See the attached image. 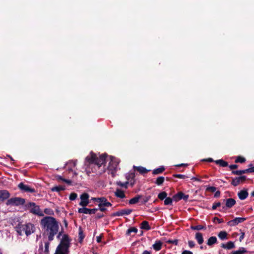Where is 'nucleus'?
<instances>
[{
	"label": "nucleus",
	"instance_id": "37998d69",
	"mask_svg": "<svg viewBox=\"0 0 254 254\" xmlns=\"http://www.w3.org/2000/svg\"><path fill=\"white\" fill-rule=\"evenodd\" d=\"M44 212L45 214L50 215H53L54 214V211L52 209L49 208H45Z\"/></svg>",
	"mask_w": 254,
	"mask_h": 254
},
{
	"label": "nucleus",
	"instance_id": "e433bc0d",
	"mask_svg": "<svg viewBox=\"0 0 254 254\" xmlns=\"http://www.w3.org/2000/svg\"><path fill=\"white\" fill-rule=\"evenodd\" d=\"M173 200V197L171 198L170 197H166V198H165L164 201V205H172Z\"/></svg>",
	"mask_w": 254,
	"mask_h": 254
},
{
	"label": "nucleus",
	"instance_id": "864d4df0",
	"mask_svg": "<svg viewBox=\"0 0 254 254\" xmlns=\"http://www.w3.org/2000/svg\"><path fill=\"white\" fill-rule=\"evenodd\" d=\"M221 204V203L219 201L217 202L214 203L213 204V205L212 207V210H215L218 207L220 206Z\"/></svg>",
	"mask_w": 254,
	"mask_h": 254
},
{
	"label": "nucleus",
	"instance_id": "79ce46f5",
	"mask_svg": "<svg viewBox=\"0 0 254 254\" xmlns=\"http://www.w3.org/2000/svg\"><path fill=\"white\" fill-rule=\"evenodd\" d=\"M137 231H138V230L137 228H136L135 227H131V228H130L128 229H127V230L126 232V235H130V234L131 232H134L135 233H136L137 232Z\"/></svg>",
	"mask_w": 254,
	"mask_h": 254
},
{
	"label": "nucleus",
	"instance_id": "4c0bfd02",
	"mask_svg": "<svg viewBox=\"0 0 254 254\" xmlns=\"http://www.w3.org/2000/svg\"><path fill=\"white\" fill-rule=\"evenodd\" d=\"M92 199L94 201H98L100 203H104L106 201V198L105 197H93Z\"/></svg>",
	"mask_w": 254,
	"mask_h": 254
},
{
	"label": "nucleus",
	"instance_id": "ddd939ff",
	"mask_svg": "<svg viewBox=\"0 0 254 254\" xmlns=\"http://www.w3.org/2000/svg\"><path fill=\"white\" fill-rule=\"evenodd\" d=\"M224 201H226L225 206H222V208L225 209L226 208H230L232 207L236 203V200L232 198H229L223 200Z\"/></svg>",
	"mask_w": 254,
	"mask_h": 254
},
{
	"label": "nucleus",
	"instance_id": "2f4dec72",
	"mask_svg": "<svg viewBox=\"0 0 254 254\" xmlns=\"http://www.w3.org/2000/svg\"><path fill=\"white\" fill-rule=\"evenodd\" d=\"M65 188L64 186H54L51 189L52 191L60 192L62 190H65Z\"/></svg>",
	"mask_w": 254,
	"mask_h": 254
},
{
	"label": "nucleus",
	"instance_id": "ea45409f",
	"mask_svg": "<svg viewBox=\"0 0 254 254\" xmlns=\"http://www.w3.org/2000/svg\"><path fill=\"white\" fill-rule=\"evenodd\" d=\"M167 196V193L165 191H162L158 194V198L159 199L162 200L165 199V198H166Z\"/></svg>",
	"mask_w": 254,
	"mask_h": 254
},
{
	"label": "nucleus",
	"instance_id": "5701e85b",
	"mask_svg": "<svg viewBox=\"0 0 254 254\" xmlns=\"http://www.w3.org/2000/svg\"><path fill=\"white\" fill-rule=\"evenodd\" d=\"M217 243V238L215 236L210 237L207 240V245L209 246H212Z\"/></svg>",
	"mask_w": 254,
	"mask_h": 254
},
{
	"label": "nucleus",
	"instance_id": "f03ea898",
	"mask_svg": "<svg viewBox=\"0 0 254 254\" xmlns=\"http://www.w3.org/2000/svg\"><path fill=\"white\" fill-rule=\"evenodd\" d=\"M106 157L107 154H104L100 155L98 158L95 153L91 151L90 155H88L85 158V163L95 164L100 167L106 163Z\"/></svg>",
	"mask_w": 254,
	"mask_h": 254
},
{
	"label": "nucleus",
	"instance_id": "5fc2aeb1",
	"mask_svg": "<svg viewBox=\"0 0 254 254\" xmlns=\"http://www.w3.org/2000/svg\"><path fill=\"white\" fill-rule=\"evenodd\" d=\"M167 243L169 244H172L177 246L178 245V240L177 239L169 240L168 241H167Z\"/></svg>",
	"mask_w": 254,
	"mask_h": 254
},
{
	"label": "nucleus",
	"instance_id": "4be33fe9",
	"mask_svg": "<svg viewBox=\"0 0 254 254\" xmlns=\"http://www.w3.org/2000/svg\"><path fill=\"white\" fill-rule=\"evenodd\" d=\"M163 243L160 241H156L155 243L152 245V248L156 251L160 250L162 248Z\"/></svg>",
	"mask_w": 254,
	"mask_h": 254
},
{
	"label": "nucleus",
	"instance_id": "2eb2a0df",
	"mask_svg": "<svg viewBox=\"0 0 254 254\" xmlns=\"http://www.w3.org/2000/svg\"><path fill=\"white\" fill-rule=\"evenodd\" d=\"M10 193L7 190H0V203L8 199Z\"/></svg>",
	"mask_w": 254,
	"mask_h": 254
},
{
	"label": "nucleus",
	"instance_id": "f257e3e1",
	"mask_svg": "<svg viewBox=\"0 0 254 254\" xmlns=\"http://www.w3.org/2000/svg\"><path fill=\"white\" fill-rule=\"evenodd\" d=\"M40 225L47 233L48 240L53 241L59 229V223L56 218L52 216H45L41 220Z\"/></svg>",
	"mask_w": 254,
	"mask_h": 254
},
{
	"label": "nucleus",
	"instance_id": "8fccbe9b",
	"mask_svg": "<svg viewBox=\"0 0 254 254\" xmlns=\"http://www.w3.org/2000/svg\"><path fill=\"white\" fill-rule=\"evenodd\" d=\"M77 197V194L75 192L71 193L69 195V199L70 200H74Z\"/></svg>",
	"mask_w": 254,
	"mask_h": 254
},
{
	"label": "nucleus",
	"instance_id": "4d7b16f0",
	"mask_svg": "<svg viewBox=\"0 0 254 254\" xmlns=\"http://www.w3.org/2000/svg\"><path fill=\"white\" fill-rule=\"evenodd\" d=\"M188 245L190 248H192L195 246V243L193 241H189Z\"/></svg>",
	"mask_w": 254,
	"mask_h": 254
},
{
	"label": "nucleus",
	"instance_id": "de8ad7c7",
	"mask_svg": "<svg viewBox=\"0 0 254 254\" xmlns=\"http://www.w3.org/2000/svg\"><path fill=\"white\" fill-rule=\"evenodd\" d=\"M150 198H151V196H150V195L144 197L143 198H142V199L141 200V203L142 204L146 203L149 200Z\"/></svg>",
	"mask_w": 254,
	"mask_h": 254
},
{
	"label": "nucleus",
	"instance_id": "393cba45",
	"mask_svg": "<svg viewBox=\"0 0 254 254\" xmlns=\"http://www.w3.org/2000/svg\"><path fill=\"white\" fill-rule=\"evenodd\" d=\"M165 169V168L164 166H160L159 168L154 169L152 171V174L153 175H158V174H161L162 173H163Z\"/></svg>",
	"mask_w": 254,
	"mask_h": 254
},
{
	"label": "nucleus",
	"instance_id": "a19ab883",
	"mask_svg": "<svg viewBox=\"0 0 254 254\" xmlns=\"http://www.w3.org/2000/svg\"><path fill=\"white\" fill-rule=\"evenodd\" d=\"M239 180L238 178V177H236L234 178H233L231 182V185H233L234 187L238 186L240 184Z\"/></svg>",
	"mask_w": 254,
	"mask_h": 254
},
{
	"label": "nucleus",
	"instance_id": "09e8293b",
	"mask_svg": "<svg viewBox=\"0 0 254 254\" xmlns=\"http://www.w3.org/2000/svg\"><path fill=\"white\" fill-rule=\"evenodd\" d=\"M173 177H175V178H180V179H185V178H188V176H187L185 175H182V174H174L173 175Z\"/></svg>",
	"mask_w": 254,
	"mask_h": 254
},
{
	"label": "nucleus",
	"instance_id": "0e129e2a",
	"mask_svg": "<svg viewBox=\"0 0 254 254\" xmlns=\"http://www.w3.org/2000/svg\"><path fill=\"white\" fill-rule=\"evenodd\" d=\"M63 182L66 183V184H67L68 185H71V183H72V181L71 180H67L66 179H64V180H63Z\"/></svg>",
	"mask_w": 254,
	"mask_h": 254
},
{
	"label": "nucleus",
	"instance_id": "774afa93",
	"mask_svg": "<svg viewBox=\"0 0 254 254\" xmlns=\"http://www.w3.org/2000/svg\"><path fill=\"white\" fill-rule=\"evenodd\" d=\"M56 179L58 181H62L63 182V180H64V179L61 176H60V175H57L56 177Z\"/></svg>",
	"mask_w": 254,
	"mask_h": 254
},
{
	"label": "nucleus",
	"instance_id": "052dcab7",
	"mask_svg": "<svg viewBox=\"0 0 254 254\" xmlns=\"http://www.w3.org/2000/svg\"><path fill=\"white\" fill-rule=\"evenodd\" d=\"M104 216V215L103 213H97L95 217V218L96 219H100V218L103 217Z\"/></svg>",
	"mask_w": 254,
	"mask_h": 254
},
{
	"label": "nucleus",
	"instance_id": "7c9ffc66",
	"mask_svg": "<svg viewBox=\"0 0 254 254\" xmlns=\"http://www.w3.org/2000/svg\"><path fill=\"white\" fill-rule=\"evenodd\" d=\"M78 241L80 243H81L82 242L83 240L84 239L85 237V235L83 233V231L82 230V228L81 227H79V233H78Z\"/></svg>",
	"mask_w": 254,
	"mask_h": 254
},
{
	"label": "nucleus",
	"instance_id": "423d86ee",
	"mask_svg": "<svg viewBox=\"0 0 254 254\" xmlns=\"http://www.w3.org/2000/svg\"><path fill=\"white\" fill-rule=\"evenodd\" d=\"M189 197L188 194H184L182 191H179L173 196V200L177 202L181 199H183L185 201H187Z\"/></svg>",
	"mask_w": 254,
	"mask_h": 254
},
{
	"label": "nucleus",
	"instance_id": "412c9836",
	"mask_svg": "<svg viewBox=\"0 0 254 254\" xmlns=\"http://www.w3.org/2000/svg\"><path fill=\"white\" fill-rule=\"evenodd\" d=\"M195 239L196 240L198 244L201 245L204 242L203 235L202 233L200 232H197L195 235Z\"/></svg>",
	"mask_w": 254,
	"mask_h": 254
},
{
	"label": "nucleus",
	"instance_id": "bf43d9fd",
	"mask_svg": "<svg viewBox=\"0 0 254 254\" xmlns=\"http://www.w3.org/2000/svg\"><path fill=\"white\" fill-rule=\"evenodd\" d=\"M215 220L217 221L218 223L219 224L222 223L224 222V221L222 219H220L216 217H215L213 218V222H215Z\"/></svg>",
	"mask_w": 254,
	"mask_h": 254
},
{
	"label": "nucleus",
	"instance_id": "c9c22d12",
	"mask_svg": "<svg viewBox=\"0 0 254 254\" xmlns=\"http://www.w3.org/2000/svg\"><path fill=\"white\" fill-rule=\"evenodd\" d=\"M190 229L193 230H201L202 229L205 230L206 227L201 225H198L196 226H191Z\"/></svg>",
	"mask_w": 254,
	"mask_h": 254
},
{
	"label": "nucleus",
	"instance_id": "7ed1b4c3",
	"mask_svg": "<svg viewBox=\"0 0 254 254\" xmlns=\"http://www.w3.org/2000/svg\"><path fill=\"white\" fill-rule=\"evenodd\" d=\"M25 209L28 210L29 212L39 216H43L44 214L41 211L39 206L36 205L35 202H29L24 205Z\"/></svg>",
	"mask_w": 254,
	"mask_h": 254
},
{
	"label": "nucleus",
	"instance_id": "6e6d98bb",
	"mask_svg": "<svg viewBox=\"0 0 254 254\" xmlns=\"http://www.w3.org/2000/svg\"><path fill=\"white\" fill-rule=\"evenodd\" d=\"M102 204L103 205V206H106V207L111 206L112 205L111 204V203H110V202L107 201V199H106V201L104 203H102Z\"/></svg>",
	"mask_w": 254,
	"mask_h": 254
},
{
	"label": "nucleus",
	"instance_id": "c756f323",
	"mask_svg": "<svg viewBox=\"0 0 254 254\" xmlns=\"http://www.w3.org/2000/svg\"><path fill=\"white\" fill-rule=\"evenodd\" d=\"M215 163L216 164L219 165L222 167H225L228 166V163L227 162L224 161L223 159H219L215 161Z\"/></svg>",
	"mask_w": 254,
	"mask_h": 254
},
{
	"label": "nucleus",
	"instance_id": "f3484780",
	"mask_svg": "<svg viewBox=\"0 0 254 254\" xmlns=\"http://www.w3.org/2000/svg\"><path fill=\"white\" fill-rule=\"evenodd\" d=\"M221 247L225 249L231 250L235 248V245L234 242L229 241L226 244L222 243Z\"/></svg>",
	"mask_w": 254,
	"mask_h": 254
},
{
	"label": "nucleus",
	"instance_id": "b1692460",
	"mask_svg": "<svg viewBox=\"0 0 254 254\" xmlns=\"http://www.w3.org/2000/svg\"><path fill=\"white\" fill-rule=\"evenodd\" d=\"M135 170L130 171L126 175V179L129 181V180L135 179Z\"/></svg>",
	"mask_w": 254,
	"mask_h": 254
},
{
	"label": "nucleus",
	"instance_id": "0eeeda50",
	"mask_svg": "<svg viewBox=\"0 0 254 254\" xmlns=\"http://www.w3.org/2000/svg\"><path fill=\"white\" fill-rule=\"evenodd\" d=\"M18 188L23 192L34 193L36 191L34 189L30 188L29 186L25 185L22 182L18 184Z\"/></svg>",
	"mask_w": 254,
	"mask_h": 254
},
{
	"label": "nucleus",
	"instance_id": "cd10ccee",
	"mask_svg": "<svg viewBox=\"0 0 254 254\" xmlns=\"http://www.w3.org/2000/svg\"><path fill=\"white\" fill-rule=\"evenodd\" d=\"M142 197L141 195H136L133 198L130 199L129 200V204H134L137 203L139 200Z\"/></svg>",
	"mask_w": 254,
	"mask_h": 254
},
{
	"label": "nucleus",
	"instance_id": "680f3d73",
	"mask_svg": "<svg viewBox=\"0 0 254 254\" xmlns=\"http://www.w3.org/2000/svg\"><path fill=\"white\" fill-rule=\"evenodd\" d=\"M128 182H129V185H130V186H131V187H133V186L134 185V184H135V179H132V180H129V181H128Z\"/></svg>",
	"mask_w": 254,
	"mask_h": 254
},
{
	"label": "nucleus",
	"instance_id": "9b49d317",
	"mask_svg": "<svg viewBox=\"0 0 254 254\" xmlns=\"http://www.w3.org/2000/svg\"><path fill=\"white\" fill-rule=\"evenodd\" d=\"M247 218L245 217H236L235 219L230 220L227 222V225L230 226H235L242 223L246 220Z\"/></svg>",
	"mask_w": 254,
	"mask_h": 254
},
{
	"label": "nucleus",
	"instance_id": "6ab92c4d",
	"mask_svg": "<svg viewBox=\"0 0 254 254\" xmlns=\"http://www.w3.org/2000/svg\"><path fill=\"white\" fill-rule=\"evenodd\" d=\"M250 169L249 168L241 170H233L232 171V174L236 175H242L244 174L250 173Z\"/></svg>",
	"mask_w": 254,
	"mask_h": 254
},
{
	"label": "nucleus",
	"instance_id": "1a4fd4ad",
	"mask_svg": "<svg viewBox=\"0 0 254 254\" xmlns=\"http://www.w3.org/2000/svg\"><path fill=\"white\" fill-rule=\"evenodd\" d=\"M133 211V210L131 209H122L120 211H118L117 212L113 213L111 214L112 217H115V216H123L125 215H129Z\"/></svg>",
	"mask_w": 254,
	"mask_h": 254
},
{
	"label": "nucleus",
	"instance_id": "603ef678",
	"mask_svg": "<svg viewBox=\"0 0 254 254\" xmlns=\"http://www.w3.org/2000/svg\"><path fill=\"white\" fill-rule=\"evenodd\" d=\"M238 177V178L239 180L240 183H243L247 180V177L246 176H242Z\"/></svg>",
	"mask_w": 254,
	"mask_h": 254
},
{
	"label": "nucleus",
	"instance_id": "a18cd8bd",
	"mask_svg": "<svg viewBox=\"0 0 254 254\" xmlns=\"http://www.w3.org/2000/svg\"><path fill=\"white\" fill-rule=\"evenodd\" d=\"M99 208H97L98 210H99L102 212H105L107 210V209L105 208L106 206H103L102 203H99L98 204Z\"/></svg>",
	"mask_w": 254,
	"mask_h": 254
},
{
	"label": "nucleus",
	"instance_id": "338daca9",
	"mask_svg": "<svg viewBox=\"0 0 254 254\" xmlns=\"http://www.w3.org/2000/svg\"><path fill=\"white\" fill-rule=\"evenodd\" d=\"M221 192L219 190L216 191L214 194L215 197H219L220 196Z\"/></svg>",
	"mask_w": 254,
	"mask_h": 254
},
{
	"label": "nucleus",
	"instance_id": "13d9d810",
	"mask_svg": "<svg viewBox=\"0 0 254 254\" xmlns=\"http://www.w3.org/2000/svg\"><path fill=\"white\" fill-rule=\"evenodd\" d=\"M228 167L231 170H232L233 171L234 169L238 168V165H237L236 164H232V165H228Z\"/></svg>",
	"mask_w": 254,
	"mask_h": 254
},
{
	"label": "nucleus",
	"instance_id": "9d476101",
	"mask_svg": "<svg viewBox=\"0 0 254 254\" xmlns=\"http://www.w3.org/2000/svg\"><path fill=\"white\" fill-rule=\"evenodd\" d=\"M97 211H98V209L96 208L90 209L86 207V206L79 208L78 210V212L79 213L89 214L90 215L95 214Z\"/></svg>",
	"mask_w": 254,
	"mask_h": 254
},
{
	"label": "nucleus",
	"instance_id": "bb28decb",
	"mask_svg": "<svg viewBox=\"0 0 254 254\" xmlns=\"http://www.w3.org/2000/svg\"><path fill=\"white\" fill-rule=\"evenodd\" d=\"M115 195L117 197H119L120 198H124L126 197V195L125 194L124 191L119 189H117L115 192Z\"/></svg>",
	"mask_w": 254,
	"mask_h": 254
},
{
	"label": "nucleus",
	"instance_id": "6e6552de",
	"mask_svg": "<svg viewBox=\"0 0 254 254\" xmlns=\"http://www.w3.org/2000/svg\"><path fill=\"white\" fill-rule=\"evenodd\" d=\"M81 201L79 204L82 206H86L89 203V195L87 193H83L80 195Z\"/></svg>",
	"mask_w": 254,
	"mask_h": 254
},
{
	"label": "nucleus",
	"instance_id": "4468645a",
	"mask_svg": "<svg viewBox=\"0 0 254 254\" xmlns=\"http://www.w3.org/2000/svg\"><path fill=\"white\" fill-rule=\"evenodd\" d=\"M119 163V161L116 158L112 159L109 163L108 167L111 170L117 171Z\"/></svg>",
	"mask_w": 254,
	"mask_h": 254
},
{
	"label": "nucleus",
	"instance_id": "3c124183",
	"mask_svg": "<svg viewBox=\"0 0 254 254\" xmlns=\"http://www.w3.org/2000/svg\"><path fill=\"white\" fill-rule=\"evenodd\" d=\"M206 191H211L212 192H214L216 191V188L215 187L208 186L206 188Z\"/></svg>",
	"mask_w": 254,
	"mask_h": 254
},
{
	"label": "nucleus",
	"instance_id": "f8f14e48",
	"mask_svg": "<svg viewBox=\"0 0 254 254\" xmlns=\"http://www.w3.org/2000/svg\"><path fill=\"white\" fill-rule=\"evenodd\" d=\"M24 228H25V234L27 236L34 232V226L31 223L24 225Z\"/></svg>",
	"mask_w": 254,
	"mask_h": 254
},
{
	"label": "nucleus",
	"instance_id": "58836bf2",
	"mask_svg": "<svg viewBox=\"0 0 254 254\" xmlns=\"http://www.w3.org/2000/svg\"><path fill=\"white\" fill-rule=\"evenodd\" d=\"M117 185L121 187L125 188V189L127 188V185L129 184L128 181H127L125 183H122L121 181L117 182Z\"/></svg>",
	"mask_w": 254,
	"mask_h": 254
},
{
	"label": "nucleus",
	"instance_id": "f704fd0d",
	"mask_svg": "<svg viewBox=\"0 0 254 254\" xmlns=\"http://www.w3.org/2000/svg\"><path fill=\"white\" fill-rule=\"evenodd\" d=\"M16 232L19 235H22V233H25V228H24V225H19L16 227Z\"/></svg>",
	"mask_w": 254,
	"mask_h": 254
},
{
	"label": "nucleus",
	"instance_id": "473e14b6",
	"mask_svg": "<svg viewBox=\"0 0 254 254\" xmlns=\"http://www.w3.org/2000/svg\"><path fill=\"white\" fill-rule=\"evenodd\" d=\"M227 235L228 234L226 231H222L219 233L218 236L221 240H224L227 239Z\"/></svg>",
	"mask_w": 254,
	"mask_h": 254
},
{
	"label": "nucleus",
	"instance_id": "dca6fc26",
	"mask_svg": "<svg viewBox=\"0 0 254 254\" xmlns=\"http://www.w3.org/2000/svg\"><path fill=\"white\" fill-rule=\"evenodd\" d=\"M249 195V193L247 190H240L238 193V196L240 199L244 200L246 199Z\"/></svg>",
	"mask_w": 254,
	"mask_h": 254
},
{
	"label": "nucleus",
	"instance_id": "e2e57ef3",
	"mask_svg": "<svg viewBox=\"0 0 254 254\" xmlns=\"http://www.w3.org/2000/svg\"><path fill=\"white\" fill-rule=\"evenodd\" d=\"M249 166L251 167L250 168H249L250 173H254V166H253L252 164H250L249 165Z\"/></svg>",
	"mask_w": 254,
	"mask_h": 254
},
{
	"label": "nucleus",
	"instance_id": "a211bd4d",
	"mask_svg": "<svg viewBox=\"0 0 254 254\" xmlns=\"http://www.w3.org/2000/svg\"><path fill=\"white\" fill-rule=\"evenodd\" d=\"M133 168L134 169V170L137 171L140 174H141L142 175L146 174L147 173H148V172L150 171L149 170H147L145 168H144L142 166H133Z\"/></svg>",
	"mask_w": 254,
	"mask_h": 254
},
{
	"label": "nucleus",
	"instance_id": "69168bd1",
	"mask_svg": "<svg viewBox=\"0 0 254 254\" xmlns=\"http://www.w3.org/2000/svg\"><path fill=\"white\" fill-rule=\"evenodd\" d=\"M182 254H193V253L191 251L185 250L182 252Z\"/></svg>",
	"mask_w": 254,
	"mask_h": 254
},
{
	"label": "nucleus",
	"instance_id": "49530a36",
	"mask_svg": "<svg viewBox=\"0 0 254 254\" xmlns=\"http://www.w3.org/2000/svg\"><path fill=\"white\" fill-rule=\"evenodd\" d=\"M50 245V243L49 242H46L45 243V251L44 253L45 254H48L49 253V247Z\"/></svg>",
	"mask_w": 254,
	"mask_h": 254
},
{
	"label": "nucleus",
	"instance_id": "a878e982",
	"mask_svg": "<svg viewBox=\"0 0 254 254\" xmlns=\"http://www.w3.org/2000/svg\"><path fill=\"white\" fill-rule=\"evenodd\" d=\"M140 228L141 229L145 230H149L151 229V227L149 225V223L146 221H143L140 224Z\"/></svg>",
	"mask_w": 254,
	"mask_h": 254
},
{
	"label": "nucleus",
	"instance_id": "c03bdc74",
	"mask_svg": "<svg viewBox=\"0 0 254 254\" xmlns=\"http://www.w3.org/2000/svg\"><path fill=\"white\" fill-rule=\"evenodd\" d=\"M246 161V159L244 157L241 156L237 157V159L235 160L236 163H243Z\"/></svg>",
	"mask_w": 254,
	"mask_h": 254
},
{
	"label": "nucleus",
	"instance_id": "c85d7f7f",
	"mask_svg": "<svg viewBox=\"0 0 254 254\" xmlns=\"http://www.w3.org/2000/svg\"><path fill=\"white\" fill-rule=\"evenodd\" d=\"M248 253V251L244 247H240L237 251H233L231 254H244Z\"/></svg>",
	"mask_w": 254,
	"mask_h": 254
},
{
	"label": "nucleus",
	"instance_id": "39448f33",
	"mask_svg": "<svg viewBox=\"0 0 254 254\" xmlns=\"http://www.w3.org/2000/svg\"><path fill=\"white\" fill-rule=\"evenodd\" d=\"M58 246H61V248L69 250L70 247V240L67 234H64L63 235L61 243Z\"/></svg>",
	"mask_w": 254,
	"mask_h": 254
},
{
	"label": "nucleus",
	"instance_id": "aec40b11",
	"mask_svg": "<svg viewBox=\"0 0 254 254\" xmlns=\"http://www.w3.org/2000/svg\"><path fill=\"white\" fill-rule=\"evenodd\" d=\"M69 250L61 248V246H58L55 254H68Z\"/></svg>",
	"mask_w": 254,
	"mask_h": 254
},
{
	"label": "nucleus",
	"instance_id": "72a5a7b5",
	"mask_svg": "<svg viewBox=\"0 0 254 254\" xmlns=\"http://www.w3.org/2000/svg\"><path fill=\"white\" fill-rule=\"evenodd\" d=\"M165 180V178L163 176L158 177L154 183L158 186H161L163 184Z\"/></svg>",
	"mask_w": 254,
	"mask_h": 254
},
{
	"label": "nucleus",
	"instance_id": "20e7f679",
	"mask_svg": "<svg viewBox=\"0 0 254 254\" xmlns=\"http://www.w3.org/2000/svg\"><path fill=\"white\" fill-rule=\"evenodd\" d=\"M25 200L24 198L15 197L8 199L6 202L7 205L19 206L24 204Z\"/></svg>",
	"mask_w": 254,
	"mask_h": 254
}]
</instances>
